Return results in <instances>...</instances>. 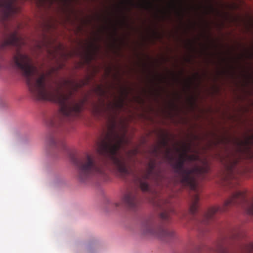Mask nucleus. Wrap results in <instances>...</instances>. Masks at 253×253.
I'll return each mask as SVG.
<instances>
[{"label":"nucleus","mask_w":253,"mask_h":253,"mask_svg":"<svg viewBox=\"0 0 253 253\" xmlns=\"http://www.w3.org/2000/svg\"><path fill=\"white\" fill-rule=\"evenodd\" d=\"M79 171L81 175H86L95 172H99L96 166L93 155L86 154L79 165Z\"/></svg>","instance_id":"4"},{"label":"nucleus","mask_w":253,"mask_h":253,"mask_svg":"<svg viewBox=\"0 0 253 253\" xmlns=\"http://www.w3.org/2000/svg\"><path fill=\"white\" fill-rule=\"evenodd\" d=\"M140 187L143 191H146L148 189V185L146 182H140Z\"/></svg>","instance_id":"12"},{"label":"nucleus","mask_w":253,"mask_h":253,"mask_svg":"<svg viewBox=\"0 0 253 253\" xmlns=\"http://www.w3.org/2000/svg\"><path fill=\"white\" fill-rule=\"evenodd\" d=\"M127 141L124 129L119 132L114 128H110L98 144L99 153L106 155L112 159L121 174H126L128 172L126 160L119 151L121 146L127 143Z\"/></svg>","instance_id":"2"},{"label":"nucleus","mask_w":253,"mask_h":253,"mask_svg":"<svg viewBox=\"0 0 253 253\" xmlns=\"http://www.w3.org/2000/svg\"><path fill=\"white\" fill-rule=\"evenodd\" d=\"M12 61L22 71L30 91L35 97L58 103L61 112L66 116H74L79 112L81 104L72 99L70 93L64 92L57 85L51 84L47 75L39 71L28 56L17 51Z\"/></svg>","instance_id":"1"},{"label":"nucleus","mask_w":253,"mask_h":253,"mask_svg":"<svg viewBox=\"0 0 253 253\" xmlns=\"http://www.w3.org/2000/svg\"><path fill=\"white\" fill-rule=\"evenodd\" d=\"M38 46H39V47H41V45H38Z\"/></svg>","instance_id":"14"},{"label":"nucleus","mask_w":253,"mask_h":253,"mask_svg":"<svg viewBox=\"0 0 253 253\" xmlns=\"http://www.w3.org/2000/svg\"><path fill=\"white\" fill-rule=\"evenodd\" d=\"M15 0H0V15L3 19L12 16L17 11Z\"/></svg>","instance_id":"6"},{"label":"nucleus","mask_w":253,"mask_h":253,"mask_svg":"<svg viewBox=\"0 0 253 253\" xmlns=\"http://www.w3.org/2000/svg\"><path fill=\"white\" fill-rule=\"evenodd\" d=\"M141 231L144 235H154L155 234L153 226L149 224L143 225L141 227Z\"/></svg>","instance_id":"9"},{"label":"nucleus","mask_w":253,"mask_h":253,"mask_svg":"<svg viewBox=\"0 0 253 253\" xmlns=\"http://www.w3.org/2000/svg\"><path fill=\"white\" fill-rule=\"evenodd\" d=\"M162 217L163 218H167V216L165 215L164 213H163L162 214Z\"/></svg>","instance_id":"13"},{"label":"nucleus","mask_w":253,"mask_h":253,"mask_svg":"<svg viewBox=\"0 0 253 253\" xmlns=\"http://www.w3.org/2000/svg\"><path fill=\"white\" fill-rule=\"evenodd\" d=\"M179 158L176 165L177 170L179 171L182 183L194 190L196 188V183L195 180V174L199 170L197 168L194 167L190 164L186 167L185 164L187 162H191L196 160L197 156L194 155H189L185 149L183 148L181 152H179Z\"/></svg>","instance_id":"3"},{"label":"nucleus","mask_w":253,"mask_h":253,"mask_svg":"<svg viewBox=\"0 0 253 253\" xmlns=\"http://www.w3.org/2000/svg\"><path fill=\"white\" fill-rule=\"evenodd\" d=\"M135 198V195L133 192H127L124 195L123 201L125 204L132 206L133 204Z\"/></svg>","instance_id":"8"},{"label":"nucleus","mask_w":253,"mask_h":253,"mask_svg":"<svg viewBox=\"0 0 253 253\" xmlns=\"http://www.w3.org/2000/svg\"><path fill=\"white\" fill-rule=\"evenodd\" d=\"M22 42L21 38L16 33L11 35L3 43L2 46L8 45H19Z\"/></svg>","instance_id":"7"},{"label":"nucleus","mask_w":253,"mask_h":253,"mask_svg":"<svg viewBox=\"0 0 253 253\" xmlns=\"http://www.w3.org/2000/svg\"><path fill=\"white\" fill-rule=\"evenodd\" d=\"M199 200V198L197 195H195L193 197L192 199L190 207V212L192 213H194L197 210L198 205V202Z\"/></svg>","instance_id":"10"},{"label":"nucleus","mask_w":253,"mask_h":253,"mask_svg":"<svg viewBox=\"0 0 253 253\" xmlns=\"http://www.w3.org/2000/svg\"><path fill=\"white\" fill-rule=\"evenodd\" d=\"M247 211L249 214L253 215V201L249 205Z\"/></svg>","instance_id":"11"},{"label":"nucleus","mask_w":253,"mask_h":253,"mask_svg":"<svg viewBox=\"0 0 253 253\" xmlns=\"http://www.w3.org/2000/svg\"><path fill=\"white\" fill-rule=\"evenodd\" d=\"M245 196V192L244 190L241 189L237 190L229 199L225 201L222 207H213L211 208L209 211V216H211L213 214L218 211L221 212L224 211L228 206L241 201L244 198Z\"/></svg>","instance_id":"5"}]
</instances>
